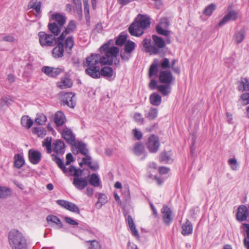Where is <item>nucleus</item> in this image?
Masks as SVG:
<instances>
[{"mask_svg": "<svg viewBox=\"0 0 249 249\" xmlns=\"http://www.w3.org/2000/svg\"><path fill=\"white\" fill-rule=\"evenodd\" d=\"M228 162L231 166V168L232 170H236L238 168L237 160L235 158L230 159Z\"/></svg>", "mask_w": 249, "mask_h": 249, "instance_id": "nucleus-56", "label": "nucleus"}, {"mask_svg": "<svg viewBox=\"0 0 249 249\" xmlns=\"http://www.w3.org/2000/svg\"><path fill=\"white\" fill-rule=\"evenodd\" d=\"M248 216V209L245 205L240 206L237 210L236 219L239 221H245Z\"/></svg>", "mask_w": 249, "mask_h": 249, "instance_id": "nucleus-25", "label": "nucleus"}, {"mask_svg": "<svg viewBox=\"0 0 249 249\" xmlns=\"http://www.w3.org/2000/svg\"><path fill=\"white\" fill-rule=\"evenodd\" d=\"M133 152L137 156H140L144 152V146L141 142H137L133 147Z\"/></svg>", "mask_w": 249, "mask_h": 249, "instance_id": "nucleus-45", "label": "nucleus"}, {"mask_svg": "<svg viewBox=\"0 0 249 249\" xmlns=\"http://www.w3.org/2000/svg\"><path fill=\"white\" fill-rule=\"evenodd\" d=\"M152 37L154 42V45L153 46L157 50V52L153 53V54H159L161 52L162 49L165 47V41L162 38L155 35H152Z\"/></svg>", "mask_w": 249, "mask_h": 249, "instance_id": "nucleus-18", "label": "nucleus"}, {"mask_svg": "<svg viewBox=\"0 0 249 249\" xmlns=\"http://www.w3.org/2000/svg\"><path fill=\"white\" fill-rule=\"evenodd\" d=\"M216 5L214 3H211L210 5H208L203 11V14L208 16H210L212 15L213 12L216 9Z\"/></svg>", "mask_w": 249, "mask_h": 249, "instance_id": "nucleus-49", "label": "nucleus"}, {"mask_svg": "<svg viewBox=\"0 0 249 249\" xmlns=\"http://www.w3.org/2000/svg\"><path fill=\"white\" fill-rule=\"evenodd\" d=\"M66 121L65 115L62 111H58L55 113L54 122L57 126H62Z\"/></svg>", "mask_w": 249, "mask_h": 249, "instance_id": "nucleus-30", "label": "nucleus"}, {"mask_svg": "<svg viewBox=\"0 0 249 249\" xmlns=\"http://www.w3.org/2000/svg\"><path fill=\"white\" fill-rule=\"evenodd\" d=\"M126 220L127 224L130 228V231L132 232L133 235L136 237L137 239L140 238L139 232L138 230L136 228V226L133 221V219L131 215H128L126 218Z\"/></svg>", "mask_w": 249, "mask_h": 249, "instance_id": "nucleus-32", "label": "nucleus"}, {"mask_svg": "<svg viewBox=\"0 0 249 249\" xmlns=\"http://www.w3.org/2000/svg\"><path fill=\"white\" fill-rule=\"evenodd\" d=\"M41 2L38 0H31L29 2L28 6L34 9L37 14L41 12Z\"/></svg>", "mask_w": 249, "mask_h": 249, "instance_id": "nucleus-44", "label": "nucleus"}, {"mask_svg": "<svg viewBox=\"0 0 249 249\" xmlns=\"http://www.w3.org/2000/svg\"><path fill=\"white\" fill-rule=\"evenodd\" d=\"M46 220L51 226L55 225L57 226V229H61L63 227V224L60 219L54 215L50 214L48 215Z\"/></svg>", "mask_w": 249, "mask_h": 249, "instance_id": "nucleus-28", "label": "nucleus"}, {"mask_svg": "<svg viewBox=\"0 0 249 249\" xmlns=\"http://www.w3.org/2000/svg\"><path fill=\"white\" fill-rule=\"evenodd\" d=\"M10 190L5 187H1L0 188V198H5L10 194Z\"/></svg>", "mask_w": 249, "mask_h": 249, "instance_id": "nucleus-54", "label": "nucleus"}, {"mask_svg": "<svg viewBox=\"0 0 249 249\" xmlns=\"http://www.w3.org/2000/svg\"><path fill=\"white\" fill-rule=\"evenodd\" d=\"M56 203L61 207L66 209L67 210L75 213H80V210L78 207L72 202L65 200H57Z\"/></svg>", "mask_w": 249, "mask_h": 249, "instance_id": "nucleus-15", "label": "nucleus"}, {"mask_svg": "<svg viewBox=\"0 0 249 249\" xmlns=\"http://www.w3.org/2000/svg\"><path fill=\"white\" fill-rule=\"evenodd\" d=\"M107 201V196L106 195L102 193L99 194L98 201L96 203V206H97L99 204V208H100L102 205L105 204Z\"/></svg>", "mask_w": 249, "mask_h": 249, "instance_id": "nucleus-50", "label": "nucleus"}, {"mask_svg": "<svg viewBox=\"0 0 249 249\" xmlns=\"http://www.w3.org/2000/svg\"><path fill=\"white\" fill-rule=\"evenodd\" d=\"M77 149L78 152L85 157L82 159L81 161L79 163V166L82 167L84 164L87 165L93 171H96L99 169V165L97 161L91 162L92 158L89 155V151L86 147V144L82 142H78V143H75L74 146Z\"/></svg>", "mask_w": 249, "mask_h": 249, "instance_id": "nucleus-5", "label": "nucleus"}, {"mask_svg": "<svg viewBox=\"0 0 249 249\" xmlns=\"http://www.w3.org/2000/svg\"><path fill=\"white\" fill-rule=\"evenodd\" d=\"M150 102L151 105L155 106H159L161 103V96L156 93L154 92L151 94L149 97Z\"/></svg>", "mask_w": 249, "mask_h": 249, "instance_id": "nucleus-37", "label": "nucleus"}, {"mask_svg": "<svg viewBox=\"0 0 249 249\" xmlns=\"http://www.w3.org/2000/svg\"><path fill=\"white\" fill-rule=\"evenodd\" d=\"M52 141L51 137H47L42 143V146L46 147L47 153L48 154L51 153L53 150L52 148Z\"/></svg>", "mask_w": 249, "mask_h": 249, "instance_id": "nucleus-48", "label": "nucleus"}, {"mask_svg": "<svg viewBox=\"0 0 249 249\" xmlns=\"http://www.w3.org/2000/svg\"><path fill=\"white\" fill-rule=\"evenodd\" d=\"M101 75L109 80L110 79H114L115 77V73L111 67L105 66L99 70V78Z\"/></svg>", "mask_w": 249, "mask_h": 249, "instance_id": "nucleus-23", "label": "nucleus"}, {"mask_svg": "<svg viewBox=\"0 0 249 249\" xmlns=\"http://www.w3.org/2000/svg\"><path fill=\"white\" fill-rule=\"evenodd\" d=\"M8 240L12 249H27V242L23 234L15 229H12L8 233Z\"/></svg>", "mask_w": 249, "mask_h": 249, "instance_id": "nucleus-4", "label": "nucleus"}, {"mask_svg": "<svg viewBox=\"0 0 249 249\" xmlns=\"http://www.w3.org/2000/svg\"><path fill=\"white\" fill-rule=\"evenodd\" d=\"M113 42V41L112 39H110L103 44L99 49L101 53H105L104 55H102V57H105L106 60H108V61H110L111 65H112L113 63V58L116 57L119 53V49L118 47H110L111 44Z\"/></svg>", "mask_w": 249, "mask_h": 249, "instance_id": "nucleus-6", "label": "nucleus"}, {"mask_svg": "<svg viewBox=\"0 0 249 249\" xmlns=\"http://www.w3.org/2000/svg\"><path fill=\"white\" fill-rule=\"evenodd\" d=\"M137 46L136 44L130 40H128L124 45V50L132 54Z\"/></svg>", "mask_w": 249, "mask_h": 249, "instance_id": "nucleus-40", "label": "nucleus"}, {"mask_svg": "<svg viewBox=\"0 0 249 249\" xmlns=\"http://www.w3.org/2000/svg\"><path fill=\"white\" fill-rule=\"evenodd\" d=\"M150 18L148 16L139 14L129 27L128 32L131 36L140 37L143 34V30L150 27Z\"/></svg>", "mask_w": 249, "mask_h": 249, "instance_id": "nucleus-3", "label": "nucleus"}, {"mask_svg": "<svg viewBox=\"0 0 249 249\" xmlns=\"http://www.w3.org/2000/svg\"><path fill=\"white\" fill-rule=\"evenodd\" d=\"M127 35L124 33H122L117 37L116 40V44L122 46L126 43L127 40Z\"/></svg>", "mask_w": 249, "mask_h": 249, "instance_id": "nucleus-46", "label": "nucleus"}, {"mask_svg": "<svg viewBox=\"0 0 249 249\" xmlns=\"http://www.w3.org/2000/svg\"><path fill=\"white\" fill-rule=\"evenodd\" d=\"M74 44V38L72 36L67 37L65 39L57 37L55 46L52 51L53 57L55 59L61 58L64 56L65 51L69 54H71Z\"/></svg>", "mask_w": 249, "mask_h": 249, "instance_id": "nucleus-2", "label": "nucleus"}, {"mask_svg": "<svg viewBox=\"0 0 249 249\" xmlns=\"http://www.w3.org/2000/svg\"><path fill=\"white\" fill-rule=\"evenodd\" d=\"M72 184L77 189L83 190L87 186L88 181L85 178H73Z\"/></svg>", "mask_w": 249, "mask_h": 249, "instance_id": "nucleus-22", "label": "nucleus"}, {"mask_svg": "<svg viewBox=\"0 0 249 249\" xmlns=\"http://www.w3.org/2000/svg\"><path fill=\"white\" fill-rule=\"evenodd\" d=\"M171 85L163 84L158 86V89L163 95L166 96L171 92Z\"/></svg>", "mask_w": 249, "mask_h": 249, "instance_id": "nucleus-41", "label": "nucleus"}, {"mask_svg": "<svg viewBox=\"0 0 249 249\" xmlns=\"http://www.w3.org/2000/svg\"><path fill=\"white\" fill-rule=\"evenodd\" d=\"M108 61L102 57L100 53H91L83 62L84 66L86 67L85 73L93 78H99L100 67L106 65H111V62Z\"/></svg>", "mask_w": 249, "mask_h": 249, "instance_id": "nucleus-1", "label": "nucleus"}, {"mask_svg": "<svg viewBox=\"0 0 249 249\" xmlns=\"http://www.w3.org/2000/svg\"><path fill=\"white\" fill-rule=\"evenodd\" d=\"M33 120L28 116H23L21 119V124L28 129L30 128L33 124Z\"/></svg>", "mask_w": 249, "mask_h": 249, "instance_id": "nucleus-43", "label": "nucleus"}, {"mask_svg": "<svg viewBox=\"0 0 249 249\" xmlns=\"http://www.w3.org/2000/svg\"><path fill=\"white\" fill-rule=\"evenodd\" d=\"M48 28L52 35H53L55 37L59 36L61 33L62 27L57 25L56 22L49 21L48 24Z\"/></svg>", "mask_w": 249, "mask_h": 249, "instance_id": "nucleus-27", "label": "nucleus"}, {"mask_svg": "<svg viewBox=\"0 0 249 249\" xmlns=\"http://www.w3.org/2000/svg\"><path fill=\"white\" fill-rule=\"evenodd\" d=\"M239 18V13L237 11L231 10L224 16L218 24V27H222L230 21H236Z\"/></svg>", "mask_w": 249, "mask_h": 249, "instance_id": "nucleus-12", "label": "nucleus"}, {"mask_svg": "<svg viewBox=\"0 0 249 249\" xmlns=\"http://www.w3.org/2000/svg\"><path fill=\"white\" fill-rule=\"evenodd\" d=\"M161 213L164 224L167 226L170 225L173 222V218L172 217V212L170 208L167 205H164L161 209Z\"/></svg>", "mask_w": 249, "mask_h": 249, "instance_id": "nucleus-16", "label": "nucleus"}, {"mask_svg": "<svg viewBox=\"0 0 249 249\" xmlns=\"http://www.w3.org/2000/svg\"><path fill=\"white\" fill-rule=\"evenodd\" d=\"M169 26V22L167 18H164L160 19V22L156 26V30L159 35H163L166 37L169 36L170 31L164 30L167 28Z\"/></svg>", "mask_w": 249, "mask_h": 249, "instance_id": "nucleus-10", "label": "nucleus"}, {"mask_svg": "<svg viewBox=\"0 0 249 249\" xmlns=\"http://www.w3.org/2000/svg\"><path fill=\"white\" fill-rule=\"evenodd\" d=\"M133 119L135 122L140 124H143L144 123V118L141 113L135 112L133 116Z\"/></svg>", "mask_w": 249, "mask_h": 249, "instance_id": "nucleus-52", "label": "nucleus"}, {"mask_svg": "<svg viewBox=\"0 0 249 249\" xmlns=\"http://www.w3.org/2000/svg\"><path fill=\"white\" fill-rule=\"evenodd\" d=\"M65 220L67 223L71 225H77L78 224L75 220L70 217H65Z\"/></svg>", "mask_w": 249, "mask_h": 249, "instance_id": "nucleus-64", "label": "nucleus"}, {"mask_svg": "<svg viewBox=\"0 0 249 249\" xmlns=\"http://www.w3.org/2000/svg\"><path fill=\"white\" fill-rule=\"evenodd\" d=\"M14 160V165L18 169H20L25 163L23 157L19 154L15 155Z\"/></svg>", "mask_w": 249, "mask_h": 249, "instance_id": "nucleus-42", "label": "nucleus"}, {"mask_svg": "<svg viewBox=\"0 0 249 249\" xmlns=\"http://www.w3.org/2000/svg\"><path fill=\"white\" fill-rule=\"evenodd\" d=\"M133 135L134 137L137 140H141L142 138V133L141 131L138 130L137 128L133 129Z\"/></svg>", "mask_w": 249, "mask_h": 249, "instance_id": "nucleus-57", "label": "nucleus"}, {"mask_svg": "<svg viewBox=\"0 0 249 249\" xmlns=\"http://www.w3.org/2000/svg\"><path fill=\"white\" fill-rule=\"evenodd\" d=\"M133 55L130 53L124 51H121L120 52V57L123 61L124 62H128Z\"/></svg>", "mask_w": 249, "mask_h": 249, "instance_id": "nucleus-51", "label": "nucleus"}, {"mask_svg": "<svg viewBox=\"0 0 249 249\" xmlns=\"http://www.w3.org/2000/svg\"><path fill=\"white\" fill-rule=\"evenodd\" d=\"M151 40L150 38H144L142 42V45L144 48V51L150 54H154L153 53L157 52V49L151 44Z\"/></svg>", "mask_w": 249, "mask_h": 249, "instance_id": "nucleus-29", "label": "nucleus"}, {"mask_svg": "<svg viewBox=\"0 0 249 249\" xmlns=\"http://www.w3.org/2000/svg\"><path fill=\"white\" fill-rule=\"evenodd\" d=\"M159 161L161 163L170 164L173 162V159L171 158V155L169 152L164 151L161 152L160 155Z\"/></svg>", "mask_w": 249, "mask_h": 249, "instance_id": "nucleus-35", "label": "nucleus"}, {"mask_svg": "<svg viewBox=\"0 0 249 249\" xmlns=\"http://www.w3.org/2000/svg\"><path fill=\"white\" fill-rule=\"evenodd\" d=\"M240 97L246 104H249V90L242 94Z\"/></svg>", "mask_w": 249, "mask_h": 249, "instance_id": "nucleus-59", "label": "nucleus"}, {"mask_svg": "<svg viewBox=\"0 0 249 249\" xmlns=\"http://www.w3.org/2000/svg\"><path fill=\"white\" fill-rule=\"evenodd\" d=\"M246 35V31L245 28H242L236 32L234 35L233 38L237 44H239L245 39Z\"/></svg>", "mask_w": 249, "mask_h": 249, "instance_id": "nucleus-34", "label": "nucleus"}, {"mask_svg": "<svg viewBox=\"0 0 249 249\" xmlns=\"http://www.w3.org/2000/svg\"><path fill=\"white\" fill-rule=\"evenodd\" d=\"M41 158L42 154L40 151L33 149L29 150V160L33 164L36 165L38 164L41 161Z\"/></svg>", "mask_w": 249, "mask_h": 249, "instance_id": "nucleus-19", "label": "nucleus"}, {"mask_svg": "<svg viewBox=\"0 0 249 249\" xmlns=\"http://www.w3.org/2000/svg\"><path fill=\"white\" fill-rule=\"evenodd\" d=\"M89 184L95 187H97L101 186V180L96 174H92L89 180Z\"/></svg>", "mask_w": 249, "mask_h": 249, "instance_id": "nucleus-39", "label": "nucleus"}, {"mask_svg": "<svg viewBox=\"0 0 249 249\" xmlns=\"http://www.w3.org/2000/svg\"><path fill=\"white\" fill-rule=\"evenodd\" d=\"M147 149L151 153H156L159 149L160 142L158 136L155 135H151L148 139L146 143Z\"/></svg>", "mask_w": 249, "mask_h": 249, "instance_id": "nucleus-9", "label": "nucleus"}, {"mask_svg": "<svg viewBox=\"0 0 249 249\" xmlns=\"http://www.w3.org/2000/svg\"><path fill=\"white\" fill-rule=\"evenodd\" d=\"M41 71L46 75L51 77H55L62 73L64 70L60 68H54L49 66H43Z\"/></svg>", "mask_w": 249, "mask_h": 249, "instance_id": "nucleus-17", "label": "nucleus"}, {"mask_svg": "<svg viewBox=\"0 0 249 249\" xmlns=\"http://www.w3.org/2000/svg\"><path fill=\"white\" fill-rule=\"evenodd\" d=\"M38 41L40 46L42 47H52L55 46L57 37L48 34L44 31L38 33Z\"/></svg>", "mask_w": 249, "mask_h": 249, "instance_id": "nucleus-7", "label": "nucleus"}, {"mask_svg": "<svg viewBox=\"0 0 249 249\" xmlns=\"http://www.w3.org/2000/svg\"><path fill=\"white\" fill-rule=\"evenodd\" d=\"M1 40L10 43H12L15 42V38L13 36L8 35L7 36H4Z\"/></svg>", "mask_w": 249, "mask_h": 249, "instance_id": "nucleus-60", "label": "nucleus"}, {"mask_svg": "<svg viewBox=\"0 0 249 249\" xmlns=\"http://www.w3.org/2000/svg\"><path fill=\"white\" fill-rule=\"evenodd\" d=\"M158 86L157 81L155 79H152L149 84V88L152 90L158 89Z\"/></svg>", "mask_w": 249, "mask_h": 249, "instance_id": "nucleus-62", "label": "nucleus"}, {"mask_svg": "<svg viewBox=\"0 0 249 249\" xmlns=\"http://www.w3.org/2000/svg\"><path fill=\"white\" fill-rule=\"evenodd\" d=\"M238 89L240 91H247L249 90V81L247 78H242L239 83Z\"/></svg>", "mask_w": 249, "mask_h": 249, "instance_id": "nucleus-38", "label": "nucleus"}, {"mask_svg": "<svg viewBox=\"0 0 249 249\" xmlns=\"http://www.w3.org/2000/svg\"><path fill=\"white\" fill-rule=\"evenodd\" d=\"M87 243H89L88 249H101V248L100 243L96 240H89Z\"/></svg>", "mask_w": 249, "mask_h": 249, "instance_id": "nucleus-53", "label": "nucleus"}, {"mask_svg": "<svg viewBox=\"0 0 249 249\" xmlns=\"http://www.w3.org/2000/svg\"><path fill=\"white\" fill-rule=\"evenodd\" d=\"M241 227L247 235V238L249 239V224L243 223Z\"/></svg>", "mask_w": 249, "mask_h": 249, "instance_id": "nucleus-61", "label": "nucleus"}, {"mask_svg": "<svg viewBox=\"0 0 249 249\" xmlns=\"http://www.w3.org/2000/svg\"><path fill=\"white\" fill-rule=\"evenodd\" d=\"M66 158V161L65 164L66 165H70L71 162L74 161L73 156L71 153L67 154Z\"/></svg>", "mask_w": 249, "mask_h": 249, "instance_id": "nucleus-63", "label": "nucleus"}, {"mask_svg": "<svg viewBox=\"0 0 249 249\" xmlns=\"http://www.w3.org/2000/svg\"><path fill=\"white\" fill-rule=\"evenodd\" d=\"M181 234L184 236H188L192 233L193 232V225L191 222L188 220L186 219L185 222L182 225Z\"/></svg>", "mask_w": 249, "mask_h": 249, "instance_id": "nucleus-31", "label": "nucleus"}, {"mask_svg": "<svg viewBox=\"0 0 249 249\" xmlns=\"http://www.w3.org/2000/svg\"><path fill=\"white\" fill-rule=\"evenodd\" d=\"M65 144L60 139L55 140L53 142V151L57 155H63L65 153Z\"/></svg>", "mask_w": 249, "mask_h": 249, "instance_id": "nucleus-21", "label": "nucleus"}, {"mask_svg": "<svg viewBox=\"0 0 249 249\" xmlns=\"http://www.w3.org/2000/svg\"><path fill=\"white\" fill-rule=\"evenodd\" d=\"M76 28V25L74 20H71L67 27L65 28V30L63 31L60 36H58L62 39H65L67 37L66 36L73 32Z\"/></svg>", "mask_w": 249, "mask_h": 249, "instance_id": "nucleus-24", "label": "nucleus"}, {"mask_svg": "<svg viewBox=\"0 0 249 249\" xmlns=\"http://www.w3.org/2000/svg\"><path fill=\"white\" fill-rule=\"evenodd\" d=\"M57 86L60 89H65L71 88L72 86V81L67 76L62 77L60 81L57 82Z\"/></svg>", "mask_w": 249, "mask_h": 249, "instance_id": "nucleus-26", "label": "nucleus"}, {"mask_svg": "<svg viewBox=\"0 0 249 249\" xmlns=\"http://www.w3.org/2000/svg\"><path fill=\"white\" fill-rule=\"evenodd\" d=\"M52 160L57 165L58 167L63 171L64 174L68 172L67 168L66 167L64 162L60 158L54 154L51 155Z\"/></svg>", "mask_w": 249, "mask_h": 249, "instance_id": "nucleus-33", "label": "nucleus"}, {"mask_svg": "<svg viewBox=\"0 0 249 249\" xmlns=\"http://www.w3.org/2000/svg\"><path fill=\"white\" fill-rule=\"evenodd\" d=\"M158 115V109L156 108L151 107L148 111H145L144 116L148 120L152 121L156 119Z\"/></svg>", "mask_w": 249, "mask_h": 249, "instance_id": "nucleus-36", "label": "nucleus"}, {"mask_svg": "<svg viewBox=\"0 0 249 249\" xmlns=\"http://www.w3.org/2000/svg\"><path fill=\"white\" fill-rule=\"evenodd\" d=\"M47 117L43 114L40 115L35 120V123L38 125H42L47 121Z\"/></svg>", "mask_w": 249, "mask_h": 249, "instance_id": "nucleus-55", "label": "nucleus"}, {"mask_svg": "<svg viewBox=\"0 0 249 249\" xmlns=\"http://www.w3.org/2000/svg\"><path fill=\"white\" fill-rule=\"evenodd\" d=\"M158 75L160 82L162 84H172L175 81V78L169 70H161Z\"/></svg>", "mask_w": 249, "mask_h": 249, "instance_id": "nucleus-11", "label": "nucleus"}, {"mask_svg": "<svg viewBox=\"0 0 249 249\" xmlns=\"http://www.w3.org/2000/svg\"><path fill=\"white\" fill-rule=\"evenodd\" d=\"M62 102L63 104L73 108L76 106L75 94L72 92L65 93L62 97Z\"/></svg>", "mask_w": 249, "mask_h": 249, "instance_id": "nucleus-13", "label": "nucleus"}, {"mask_svg": "<svg viewBox=\"0 0 249 249\" xmlns=\"http://www.w3.org/2000/svg\"><path fill=\"white\" fill-rule=\"evenodd\" d=\"M33 133L38 137L43 138L46 135V130L42 127H35L33 128Z\"/></svg>", "mask_w": 249, "mask_h": 249, "instance_id": "nucleus-47", "label": "nucleus"}, {"mask_svg": "<svg viewBox=\"0 0 249 249\" xmlns=\"http://www.w3.org/2000/svg\"><path fill=\"white\" fill-rule=\"evenodd\" d=\"M83 173V170L80 168H75L74 173L72 174L73 178H80Z\"/></svg>", "mask_w": 249, "mask_h": 249, "instance_id": "nucleus-58", "label": "nucleus"}, {"mask_svg": "<svg viewBox=\"0 0 249 249\" xmlns=\"http://www.w3.org/2000/svg\"><path fill=\"white\" fill-rule=\"evenodd\" d=\"M160 66L163 70H166V69L170 68V61L168 58H164L162 59L160 62L158 60L155 59L151 65L149 70V76L152 77L153 76H158V67Z\"/></svg>", "mask_w": 249, "mask_h": 249, "instance_id": "nucleus-8", "label": "nucleus"}, {"mask_svg": "<svg viewBox=\"0 0 249 249\" xmlns=\"http://www.w3.org/2000/svg\"><path fill=\"white\" fill-rule=\"evenodd\" d=\"M61 134L62 137L67 143L72 146H75V137L71 129L66 127L62 130Z\"/></svg>", "mask_w": 249, "mask_h": 249, "instance_id": "nucleus-14", "label": "nucleus"}, {"mask_svg": "<svg viewBox=\"0 0 249 249\" xmlns=\"http://www.w3.org/2000/svg\"><path fill=\"white\" fill-rule=\"evenodd\" d=\"M67 18L65 15L59 13H54L52 14L50 18V21L56 22L57 25L63 27L66 23Z\"/></svg>", "mask_w": 249, "mask_h": 249, "instance_id": "nucleus-20", "label": "nucleus"}]
</instances>
